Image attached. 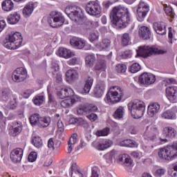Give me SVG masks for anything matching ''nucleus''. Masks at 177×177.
Masks as SVG:
<instances>
[{
    "instance_id": "obj_1",
    "label": "nucleus",
    "mask_w": 177,
    "mask_h": 177,
    "mask_svg": "<svg viewBox=\"0 0 177 177\" xmlns=\"http://www.w3.org/2000/svg\"><path fill=\"white\" fill-rule=\"evenodd\" d=\"M110 19L117 28H125L131 21V15L128 8L118 6L114 7L111 11Z\"/></svg>"
},
{
    "instance_id": "obj_2",
    "label": "nucleus",
    "mask_w": 177,
    "mask_h": 177,
    "mask_svg": "<svg viewBox=\"0 0 177 177\" xmlns=\"http://www.w3.org/2000/svg\"><path fill=\"white\" fill-rule=\"evenodd\" d=\"M23 44V37L20 32L11 33L3 41V46L7 49H17Z\"/></svg>"
},
{
    "instance_id": "obj_3",
    "label": "nucleus",
    "mask_w": 177,
    "mask_h": 177,
    "mask_svg": "<svg viewBox=\"0 0 177 177\" xmlns=\"http://www.w3.org/2000/svg\"><path fill=\"white\" fill-rule=\"evenodd\" d=\"M124 97V89L118 86L111 87L106 94V102L111 104L121 102Z\"/></svg>"
},
{
    "instance_id": "obj_4",
    "label": "nucleus",
    "mask_w": 177,
    "mask_h": 177,
    "mask_svg": "<svg viewBox=\"0 0 177 177\" xmlns=\"http://www.w3.org/2000/svg\"><path fill=\"white\" fill-rule=\"evenodd\" d=\"M145 102L139 100H135L133 102L128 104V109L134 118H142L145 114Z\"/></svg>"
},
{
    "instance_id": "obj_5",
    "label": "nucleus",
    "mask_w": 177,
    "mask_h": 177,
    "mask_svg": "<svg viewBox=\"0 0 177 177\" xmlns=\"http://www.w3.org/2000/svg\"><path fill=\"white\" fill-rule=\"evenodd\" d=\"M159 158L166 161L174 160L177 157V144L168 145L160 149L158 151Z\"/></svg>"
},
{
    "instance_id": "obj_6",
    "label": "nucleus",
    "mask_w": 177,
    "mask_h": 177,
    "mask_svg": "<svg viewBox=\"0 0 177 177\" xmlns=\"http://www.w3.org/2000/svg\"><path fill=\"white\" fill-rule=\"evenodd\" d=\"M164 53H167V51L161 49H158L153 46H144L139 47L138 50H137V56H140V57H149L153 55H164Z\"/></svg>"
},
{
    "instance_id": "obj_7",
    "label": "nucleus",
    "mask_w": 177,
    "mask_h": 177,
    "mask_svg": "<svg viewBox=\"0 0 177 177\" xmlns=\"http://www.w3.org/2000/svg\"><path fill=\"white\" fill-rule=\"evenodd\" d=\"M29 121L32 127L37 125L39 128H46V127H49V124H50V118H42L38 113L32 115L29 118Z\"/></svg>"
},
{
    "instance_id": "obj_8",
    "label": "nucleus",
    "mask_w": 177,
    "mask_h": 177,
    "mask_svg": "<svg viewBox=\"0 0 177 177\" xmlns=\"http://www.w3.org/2000/svg\"><path fill=\"white\" fill-rule=\"evenodd\" d=\"M64 17L60 12H53L50 15L48 23L53 28H58L64 24Z\"/></svg>"
},
{
    "instance_id": "obj_9",
    "label": "nucleus",
    "mask_w": 177,
    "mask_h": 177,
    "mask_svg": "<svg viewBox=\"0 0 177 177\" xmlns=\"http://www.w3.org/2000/svg\"><path fill=\"white\" fill-rule=\"evenodd\" d=\"M150 10L149 5L145 1H140L138 4V8L137 9V19L138 21H143L147 13Z\"/></svg>"
},
{
    "instance_id": "obj_10",
    "label": "nucleus",
    "mask_w": 177,
    "mask_h": 177,
    "mask_svg": "<svg viewBox=\"0 0 177 177\" xmlns=\"http://www.w3.org/2000/svg\"><path fill=\"white\" fill-rule=\"evenodd\" d=\"M86 12L90 16H97L102 13V8L99 3L96 1H89L86 6Z\"/></svg>"
},
{
    "instance_id": "obj_11",
    "label": "nucleus",
    "mask_w": 177,
    "mask_h": 177,
    "mask_svg": "<svg viewBox=\"0 0 177 177\" xmlns=\"http://www.w3.org/2000/svg\"><path fill=\"white\" fill-rule=\"evenodd\" d=\"M12 78L15 82H23L27 78V69L24 67L17 68L13 71Z\"/></svg>"
},
{
    "instance_id": "obj_12",
    "label": "nucleus",
    "mask_w": 177,
    "mask_h": 177,
    "mask_svg": "<svg viewBox=\"0 0 177 177\" xmlns=\"http://www.w3.org/2000/svg\"><path fill=\"white\" fill-rule=\"evenodd\" d=\"M157 135H158V129L154 126H148L145 131L144 138L147 139V140L157 142V140H158Z\"/></svg>"
},
{
    "instance_id": "obj_13",
    "label": "nucleus",
    "mask_w": 177,
    "mask_h": 177,
    "mask_svg": "<svg viewBox=\"0 0 177 177\" xmlns=\"http://www.w3.org/2000/svg\"><path fill=\"white\" fill-rule=\"evenodd\" d=\"M95 111H97V106L89 104L80 105L77 109L78 115H85V114H91Z\"/></svg>"
},
{
    "instance_id": "obj_14",
    "label": "nucleus",
    "mask_w": 177,
    "mask_h": 177,
    "mask_svg": "<svg viewBox=\"0 0 177 177\" xmlns=\"http://www.w3.org/2000/svg\"><path fill=\"white\" fill-rule=\"evenodd\" d=\"M81 8H76V10H73L68 14V17L79 24H84L86 21V18L81 14Z\"/></svg>"
},
{
    "instance_id": "obj_15",
    "label": "nucleus",
    "mask_w": 177,
    "mask_h": 177,
    "mask_svg": "<svg viewBox=\"0 0 177 177\" xmlns=\"http://www.w3.org/2000/svg\"><path fill=\"white\" fill-rule=\"evenodd\" d=\"M138 82L142 85H151L156 82V75L149 73H142L138 77Z\"/></svg>"
},
{
    "instance_id": "obj_16",
    "label": "nucleus",
    "mask_w": 177,
    "mask_h": 177,
    "mask_svg": "<svg viewBox=\"0 0 177 177\" xmlns=\"http://www.w3.org/2000/svg\"><path fill=\"white\" fill-rule=\"evenodd\" d=\"M152 27L158 35H165L167 34V25L162 21L154 22Z\"/></svg>"
},
{
    "instance_id": "obj_17",
    "label": "nucleus",
    "mask_w": 177,
    "mask_h": 177,
    "mask_svg": "<svg viewBox=\"0 0 177 177\" xmlns=\"http://www.w3.org/2000/svg\"><path fill=\"white\" fill-rule=\"evenodd\" d=\"M10 157L13 162H20L23 158V149L21 148L13 149L10 153Z\"/></svg>"
},
{
    "instance_id": "obj_18",
    "label": "nucleus",
    "mask_w": 177,
    "mask_h": 177,
    "mask_svg": "<svg viewBox=\"0 0 177 177\" xmlns=\"http://www.w3.org/2000/svg\"><path fill=\"white\" fill-rule=\"evenodd\" d=\"M138 35L141 39H150V37L151 36V30H150V28L142 26L139 28Z\"/></svg>"
},
{
    "instance_id": "obj_19",
    "label": "nucleus",
    "mask_w": 177,
    "mask_h": 177,
    "mask_svg": "<svg viewBox=\"0 0 177 177\" xmlns=\"http://www.w3.org/2000/svg\"><path fill=\"white\" fill-rule=\"evenodd\" d=\"M92 85H93V77H88L85 81L84 87L79 89L80 93H82V95H88V93L91 92Z\"/></svg>"
},
{
    "instance_id": "obj_20",
    "label": "nucleus",
    "mask_w": 177,
    "mask_h": 177,
    "mask_svg": "<svg viewBox=\"0 0 177 177\" xmlns=\"http://www.w3.org/2000/svg\"><path fill=\"white\" fill-rule=\"evenodd\" d=\"M106 91V84L104 82H100L94 89L93 95L95 97H102Z\"/></svg>"
},
{
    "instance_id": "obj_21",
    "label": "nucleus",
    "mask_w": 177,
    "mask_h": 177,
    "mask_svg": "<svg viewBox=\"0 0 177 177\" xmlns=\"http://www.w3.org/2000/svg\"><path fill=\"white\" fill-rule=\"evenodd\" d=\"M57 55L59 56V57H64V59H70V57H73V56H75L74 52L63 47H60L58 49Z\"/></svg>"
},
{
    "instance_id": "obj_22",
    "label": "nucleus",
    "mask_w": 177,
    "mask_h": 177,
    "mask_svg": "<svg viewBox=\"0 0 177 177\" xmlns=\"http://www.w3.org/2000/svg\"><path fill=\"white\" fill-rule=\"evenodd\" d=\"M167 99L170 102H174L177 97V87L175 86H169L166 88Z\"/></svg>"
},
{
    "instance_id": "obj_23",
    "label": "nucleus",
    "mask_w": 177,
    "mask_h": 177,
    "mask_svg": "<svg viewBox=\"0 0 177 177\" xmlns=\"http://www.w3.org/2000/svg\"><path fill=\"white\" fill-rule=\"evenodd\" d=\"M160 111V105L158 102H154L148 106L147 114L149 117L153 118Z\"/></svg>"
},
{
    "instance_id": "obj_24",
    "label": "nucleus",
    "mask_w": 177,
    "mask_h": 177,
    "mask_svg": "<svg viewBox=\"0 0 177 177\" xmlns=\"http://www.w3.org/2000/svg\"><path fill=\"white\" fill-rule=\"evenodd\" d=\"M70 44L76 49H82L85 46V40L80 37H73L71 40Z\"/></svg>"
},
{
    "instance_id": "obj_25",
    "label": "nucleus",
    "mask_w": 177,
    "mask_h": 177,
    "mask_svg": "<svg viewBox=\"0 0 177 177\" xmlns=\"http://www.w3.org/2000/svg\"><path fill=\"white\" fill-rule=\"evenodd\" d=\"M162 135L165 138L172 139L176 135V131L172 127H165L162 130Z\"/></svg>"
},
{
    "instance_id": "obj_26",
    "label": "nucleus",
    "mask_w": 177,
    "mask_h": 177,
    "mask_svg": "<svg viewBox=\"0 0 177 177\" xmlns=\"http://www.w3.org/2000/svg\"><path fill=\"white\" fill-rule=\"evenodd\" d=\"M73 93H74V91L71 89L62 88L58 92L57 95L59 99H66V97H71V96H73Z\"/></svg>"
},
{
    "instance_id": "obj_27",
    "label": "nucleus",
    "mask_w": 177,
    "mask_h": 177,
    "mask_svg": "<svg viewBox=\"0 0 177 177\" xmlns=\"http://www.w3.org/2000/svg\"><path fill=\"white\" fill-rule=\"evenodd\" d=\"M95 62L96 57H95L94 54L88 55L85 57L86 67H87V68H92V67L95 66Z\"/></svg>"
},
{
    "instance_id": "obj_28",
    "label": "nucleus",
    "mask_w": 177,
    "mask_h": 177,
    "mask_svg": "<svg viewBox=\"0 0 177 177\" xmlns=\"http://www.w3.org/2000/svg\"><path fill=\"white\" fill-rule=\"evenodd\" d=\"M1 8L4 12H10L15 8V3L12 0H4L1 3Z\"/></svg>"
},
{
    "instance_id": "obj_29",
    "label": "nucleus",
    "mask_w": 177,
    "mask_h": 177,
    "mask_svg": "<svg viewBox=\"0 0 177 177\" xmlns=\"http://www.w3.org/2000/svg\"><path fill=\"white\" fill-rule=\"evenodd\" d=\"M78 78V73L75 70H68L66 73V80L67 82H71Z\"/></svg>"
},
{
    "instance_id": "obj_30",
    "label": "nucleus",
    "mask_w": 177,
    "mask_h": 177,
    "mask_svg": "<svg viewBox=\"0 0 177 177\" xmlns=\"http://www.w3.org/2000/svg\"><path fill=\"white\" fill-rule=\"evenodd\" d=\"M34 12V3H28L23 10V15L24 17H30Z\"/></svg>"
},
{
    "instance_id": "obj_31",
    "label": "nucleus",
    "mask_w": 177,
    "mask_h": 177,
    "mask_svg": "<svg viewBox=\"0 0 177 177\" xmlns=\"http://www.w3.org/2000/svg\"><path fill=\"white\" fill-rule=\"evenodd\" d=\"M110 45H111V41L109 39H104L101 43L97 44L95 46L100 50H103L104 49H109L110 48Z\"/></svg>"
},
{
    "instance_id": "obj_32",
    "label": "nucleus",
    "mask_w": 177,
    "mask_h": 177,
    "mask_svg": "<svg viewBox=\"0 0 177 177\" xmlns=\"http://www.w3.org/2000/svg\"><path fill=\"white\" fill-rule=\"evenodd\" d=\"M19 20H20V15L17 12L11 14L7 18V21L9 24H16L17 23H19Z\"/></svg>"
},
{
    "instance_id": "obj_33",
    "label": "nucleus",
    "mask_w": 177,
    "mask_h": 177,
    "mask_svg": "<svg viewBox=\"0 0 177 177\" xmlns=\"http://www.w3.org/2000/svg\"><path fill=\"white\" fill-rule=\"evenodd\" d=\"M32 143L37 149H41L42 147V139L39 136H35L32 138Z\"/></svg>"
},
{
    "instance_id": "obj_34",
    "label": "nucleus",
    "mask_w": 177,
    "mask_h": 177,
    "mask_svg": "<svg viewBox=\"0 0 177 177\" xmlns=\"http://www.w3.org/2000/svg\"><path fill=\"white\" fill-rule=\"evenodd\" d=\"M9 131V133L11 136H17V135L21 132V127L20 125H19V124H17V126L16 127H10Z\"/></svg>"
},
{
    "instance_id": "obj_35",
    "label": "nucleus",
    "mask_w": 177,
    "mask_h": 177,
    "mask_svg": "<svg viewBox=\"0 0 177 177\" xmlns=\"http://www.w3.org/2000/svg\"><path fill=\"white\" fill-rule=\"evenodd\" d=\"M104 70H106V63L103 60L97 62L94 66V71H95V73H99V71H104Z\"/></svg>"
},
{
    "instance_id": "obj_36",
    "label": "nucleus",
    "mask_w": 177,
    "mask_h": 177,
    "mask_svg": "<svg viewBox=\"0 0 177 177\" xmlns=\"http://www.w3.org/2000/svg\"><path fill=\"white\" fill-rule=\"evenodd\" d=\"M12 91L9 88H3L0 92V96L3 100H9Z\"/></svg>"
},
{
    "instance_id": "obj_37",
    "label": "nucleus",
    "mask_w": 177,
    "mask_h": 177,
    "mask_svg": "<svg viewBox=\"0 0 177 177\" xmlns=\"http://www.w3.org/2000/svg\"><path fill=\"white\" fill-rule=\"evenodd\" d=\"M176 117L174 111L171 110H167L162 114V118H165V120H174Z\"/></svg>"
},
{
    "instance_id": "obj_38",
    "label": "nucleus",
    "mask_w": 177,
    "mask_h": 177,
    "mask_svg": "<svg viewBox=\"0 0 177 177\" xmlns=\"http://www.w3.org/2000/svg\"><path fill=\"white\" fill-rule=\"evenodd\" d=\"M120 146H124V147H136V142L133 140H124L120 142Z\"/></svg>"
},
{
    "instance_id": "obj_39",
    "label": "nucleus",
    "mask_w": 177,
    "mask_h": 177,
    "mask_svg": "<svg viewBox=\"0 0 177 177\" xmlns=\"http://www.w3.org/2000/svg\"><path fill=\"white\" fill-rule=\"evenodd\" d=\"M122 45L123 46H127V45H129V42L131 41V36H129V34L128 33H124L122 37Z\"/></svg>"
},
{
    "instance_id": "obj_40",
    "label": "nucleus",
    "mask_w": 177,
    "mask_h": 177,
    "mask_svg": "<svg viewBox=\"0 0 177 177\" xmlns=\"http://www.w3.org/2000/svg\"><path fill=\"white\" fill-rule=\"evenodd\" d=\"M112 145L113 142L110 140H106L98 145V150H106V149H109V147H110V146H111Z\"/></svg>"
},
{
    "instance_id": "obj_41",
    "label": "nucleus",
    "mask_w": 177,
    "mask_h": 177,
    "mask_svg": "<svg viewBox=\"0 0 177 177\" xmlns=\"http://www.w3.org/2000/svg\"><path fill=\"white\" fill-rule=\"evenodd\" d=\"M17 107V102L16 101V98H13L6 105V110H16Z\"/></svg>"
},
{
    "instance_id": "obj_42",
    "label": "nucleus",
    "mask_w": 177,
    "mask_h": 177,
    "mask_svg": "<svg viewBox=\"0 0 177 177\" xmlns=\"http://www.w3.org/2000/svg\"><path fill=\"white\" fill-rule=\"evenodd\" d=\"M71 177H73V175H76L77 176H80V177H82V174H81V172H80V171H78V169H77V163H73L71 165Z\"/></svg>"
},
{
    "instance_id": "obj_43",
    "label": "nucleus",
    "mask_w": 177,
    "mask_h": 177,
    "mask_svg": "<svg viewBox=\"0 0 177 177\" xmlns=\"http://www.w3.org/2000/svg\"><path fill=\"white\" fill-rule=\"evenodd\" d=\"M110 133V129L109 127H106L105 129H103L102 130H98L95 135L97 136H107Z\"/></svg>"
},
{
    "instance_id": "obj_44",
    "label": "nucleus",
    "mask_w": 177,
    "mask_h": 177,
    "mask_svg": "<svg viewBox=\"0 0 177 177\" xmlns=\"http://www.w3.org/2000/svg\"><path fill=\"white\" fill-rule=\"evenodd\" d=\"M124 115V108L122 106H120L115 111L113 115L115 118H122Z\"/></svg>"
},
{
    "instance_id": "obj_45",
    "label": "nucleus",
    "mask_w": 177,
    "mask_h": 177,
    "mask_svg": "<svg viewBox=\"0 0 177 177\" xmlns=\"http://www.w3.org/2000/svg\"><path fill=\"white\" fill-rule=\"evenodd\" d=\"M140 65H139L138 63H134L130 66L129 71L133 74H135V73H138V71H140Z\"/></svg>"
},
{
    "instance_id": "obj_46",
    "label": "nucleus",
    "mask_w": 177,
    "mask_h": 177,
    "mask_svg": "<svg viewBox=\"0 0 177 177\" xmlns=\"http://www.w3.org/2000/svg\"><path fill=\"white\" fill-rule=\"evenodd\" d=\"M115 71L118 73H125L127 71V66L124 64H119L116 66Z\"/></svg>"
},
{
    "instance_id": "obj_47",
    "label": "nucleus",
    "mask_w": 177,
    "mask_h": 177,
    "mask_svg": "<svg viewBox=\"0 0 177 177\" xmlns=\"http://www.w3.org/2000/svg\"><path fill=\"white\" fill-rule=\"evenodd\" d=\"M34 104L36 106H41L44 103V95H39L33 100Z\"/></svg>"
},
{
    "instance_id": "obj_48",
    "label": "nucleus",
    "mask_w": 177,
    "mask_h": 177,
    "mask_svg": "<svg viewBox=\"0 0 177 177\" xmlns=\"http://www.w3.org/2000/svg\"><path fill=\"white\" fill-rule=\"evenodd\" d=\"M88 39L91 42H93V41H96L97 39H99V32L97 31L91 32L88 37Z\"/></svg>"
},
{
    "instance_id": "obj_49",
    "label": "nucleus",
    "mask_w": 177,
    "mask_h": 177,
    "mask_svg": "<svg viewBox=\"0 0 177 177\" xmlns=\"http://www.w3.org/2000/svg\"><path fill=\"white\" fill-rule=\"evenodd\" d=\"M37 152H31L28 156V160L30 162H34L37 160Z\"/></svg>"
},
{
    "instance_id": "obj_50",
    "label": "nucleus",
    "mask_w": 177,
    "mask_h": 177,
    "mask_svg": "<svg viewBox=\"0 0 177 177\" xmlns=\"http://www.w3.org/2000/svg\"><path fill=\"white\" fill-rule=\"evenodd\" d=\"M164 10L167 16H170L171 19H174V11H172V8L166 6L164 8Z\"/></svg>"
},
{
    "instance_id": "obj_51",
    "label": "nucleus",
    "mask_w": 177,
    "mask_h": 177,
    "mask_svg": "<svg viewBox=\"0 0 177 177\" xmlns=\"http://www.w3.org/2000/svg\"><path fill=\"white\" fill-rule=\"evenodd\" d=\"M166 172H167V170H165V169H158L155 172V176H156V177L164 176V175H165Z\"/></svg>"
},
{
    "instance_id": "obj_52",
    "label": "nucleus",
    "mask_w": 177,
    "mask_h": 177,
    "mask_svg": "<svg viewBox=\"0 0 177 177\" xmlns=\"http://www.w3.org/2000/svg\"><path fill=\"white\" fill-rule=\"evenodd\" d=\"M77 143V134H73L68 141V145H70L71 146H74L75 144Z\"/></svg>"
},
{
    "instance_id": "obj_53",
    "label": "nucleus",
    "mask_w": 177,
    "mask_h": 177,
    "mask_svg": "<svg viewBox=\"0 0 177 177\" xmlns=\"http://www.w3.org/2000/svg\"><path fill=\"white\" fill-rule=\"evenodd\" d=\"M74 100H64L62 102H61V106L62 107L66 108V107H70V104H71V102H73Z\"/></svg>"
},
{
    "instance_id": "obj_54",
    "label": "nucleus",
    "mask_w": 177,
    "mask_h": 177,
    "mask_svg": "<svg viewBox=\"0 0 177 177\" xmlns=\"http://www.w3.org/2000/svg\"><path fill=\"white\" fill-rule=\"evenodd\" d=\"M87 118L91 121V122H95L97 120V115L96 113H91L86 115Z\"/></svg>"
},
{
    "instance_id": "obj_55",
    "label": "nucleus",
    "mask_w": 177,
    "mask_h": 177,
    "mask_svg": "<svg viewBox=\"0 0 177 177\" xmlns=\"http://www.w3.org/2000/svg\"><path fill=\"white\" fill-rule=\"evenodd\" d=\"M74 122L75 124H81V122H83V124L85 125V127H88V123L86 121L84 120V119L79 118H73Z\"/></svg>"
},
{
    "instance_id": "obj_56",
    "label": "nucleus",
    "mask_w": 177,
    "mask_h": 177,
    "mask_svg": "<svg viewBox=\"0 0 177 177\" xmlns=\"http://www.w3.org/2000/svg\"><path fill=\"white\" fill-rule=\"evenodd\" d=\"M78 58L77 57H73L68 61L69 66H75V64H78Z\"/></svg>"
},
{
    "instance_id": "obj_57",
    "label": "nucleus",
    "mask_w": 177,
    "mask_h": 177,
    "mask_svg": "<svg viewBox=\"0 0 177 177\" xmlns=\"http://www.w3.org/2000/svg\"><path fill=\"white\" fill-rule=\"evenodd\" d=\"M123 164L124 167H131V165H132V159H131V157H129V156L127 157L124 162H123Z\"/></svg>"
},
{
    "instance_id": "obj_58",
    "label": "nucleus",
    "mask_w": 177,
    "mask_h": 177,
    "mask_svg": "<svg viewBox=\"0 0 177 177\" xmlns=\"http://www.w3.org/2000/svg\"><path fill=\"white\" fill-rule=\"evenodd\" d=\"M48 147L50 149V150H55V141H53V138H50L48 141Z\"/></svg>"
},
{
    "instance_id": "obj_59",
    "label": "nucleus",
    "mask_w": 177,
    "mask_h": 177,
    "mask_svg": "<svg viewBox=\"0 0 177 177\" xmlns=\"http://www.w3.org/2000/svg\"><path fill=\"white\" fill-rule=\"evenodd\" d=\"M97 167H93L91 169V177H99V174H97Z\"/></svg>"
},
{
    "instance_id": "obj_60",
    "label": "nucleus",
    "mask_w": 177,
    "mask_h": 177,
    "mask_svg": "<svg viewBox=\"0 0 177 177\" xmlns=\"http://www.w3.org/2000/svg\"><path fill=\"white\" fill-rule=\"evenodd\" d=\"M132 56V52L131 51H124L122 54V57L123 59H128V57H131Z\"/></svg>"
},
{
    "instance_id": "obj_61",
    "label": "nucleus",
    "mask_w": 177,
    "mask_h": 177,
    "mask_svg": "<svg viewBox=\"0 0 177 177\" xmlns=\"http://www.w3.org/2000/svg\"><path fill=\"white\" fill-rule=\"evenodd\" d=\"M62 145V141L59 140H56L54 141V150L56 149V150H59L60 149V146Z\"/></svg>"
},
{
    "instance_id": "obj_62",
    "label": "nucleus",
    "mask_w": 177,
    "mask_h": 177,
    "mask_svg": "<svg viewBox=\"0 0 177 177\" xmlns=\"http://www.w3.org/2000/svg\"><path fill=\"white\" fill-rule=\"evenodd\" d=\"M127 157H128V154H121L119 155L118 156V161H120V162H124Z\"/></svg>"
},
{
    "instance_id": "obj_63",
    "label": "nucleus",
    "mask_w": 177,
    "mask_h": 177,
    "mask_svg": "<svg viewBox=\"0 0 177 177\" xmlns=\"http://www.w3.org/2000/svg\"><path fill=\"white\" fill-rule=\"evenodd\" d=\"M6 26V23L5 22V21L3 20L0 21V32H2V30H3V28H5Z\"/></svg>"
},
{
    "instance_id": "obj_64",
    "label": "nucleus",
    "mask_w": 177,
    "mask_h": 177,
    "mask_svg": "<svg viewBox=\"0 0 177 177\" xmlns=\"http://www.w3.org/2000/svg\"><path fill=\"white\" fill-rule=\"evenodd\" d=\"M57 127L59 131H63V128H64V125L63 124V122L62 120H59L57 122Z\"/></svg>"
}]
</instances>
